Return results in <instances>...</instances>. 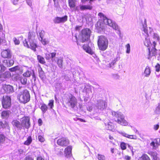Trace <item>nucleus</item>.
I'll list each match as a JSON object with an SVG mask.
<instances>
[{
	"mask_svg": "<svg viewBox=\"0 0 160 160\" xmlns=\"http://www.w3.org/2000/svg\"><path fill=\"white\" fill-rule=\"evenodd\" d=\"M98 15L100 17L101 20H103L105 24L108 25L112 27L113 29L117 31V33L118 34H120V31L118 28V26L114 22L112 21L111 19H108L101 12L99 13L98 14Z\"/></svg>",
	"mask_w": 160,
	"mask_h": 160,
	"instance_id": "f257e3e1",
	"label": "nucleus"
},
{
	"mask_svg": "<svg viewBox=\"0 0 160 160\" xmlns=\"http://www.w3.org/2000/svg\"><path fill=\"white\" fill-rule=\"evenodd\" d=\"M17 98L19 101L22 103H26L30 100V95L29 91L26 89L19 92Z\"/></svg>",
	"mask_w": 160,
	"mask_h": 160,
	"instance_id": "f03ea898",
	"label": "nucleus"
},
{
	"mask_svg": "<svg viewBox=\"0 0 160 160\" xmlns=\"http://www.w3.org/2000/svg\"><path fill=\"white\" fill-rule=\"evenodd\" d=\"M28 39L29 40V45L28 44V42L25 40L23 41V44L24 46L28 48H30L33 50L34 51H36V48L37 45L35 43V39L34 36L33 35L32 32H29L28 33Z\"/></svg>",
	"mask_w": 160,
	"mask_h": 160,
	"instance_id": "7ed1b4c3",
	"label": "nucleus"
},
{
	"mask_svg": "<svg viewBox=\"0 0 160 160\" xmlns=\"http://www.w3.org/2000/svg\"><path fill=\"white\" fill-rule=\"evenodd\" d=\"M112 115L117 118V120L116 121L119 124L122 125L126 126L127 125V122L124 119V117L123 115L120 112L112 111Z\"/></svg>",
	"mask_w": 160,
	"mask_h": 160,
	"instance_id": "20e7f679",
	"label": "nucleus"
},
{
	"mask_svg": "<svg viewBox=\"0 0 160 160\" xmlns=\"http://www.w3.org/2000/svg\"><path fill=\"white\" fill-rule=\"evenodd\" d=\"M98 44L100 50H105L108 46V41L107 38L103 36L98 37Z\"/></svg>",
	"mask_w": 160,
	"mask_h": 160,
	"instance_id": "39448f33",
	"label": "nucleus"
},
{
	"mask_svg": "<svg viewBox=\"0 0 160 160\" xmlns=\"http://www.w3.org/2000/svg\"><path fill=\"white\" fill-rule=\"evenodd\" d=\"M91 33L90 30L88 28H86L82 30L79 35L81 42H84L88 41L89 39Z\"/></svg>",
	"mask_w": 160,
	"mask_h": 160,
	"instance_id": "423d86ee",
	"label": "nucleus"
},
{
	"mask_svg": "<svg viewBox=\"0 0 160 160\" xmlns=\"http://www.w3.org/2000/svg\"><path fill=\"white\" fill-rule=\"evenodd\" d=\"M77 103L76 98L72 94L68 96L67 98L66 104L67 105L72 109H74L77 106Z\"/></svg>",
	"mask_w": 160,
	"mask_h": 160,
	"instance_id": "0eeeda50",
	"label": "nucleus"
},
{
	"mask_svg": "<svg viewBox=\"0 0 160 160\" xmlns=\"http://www.w3.org/2000/svg\"><path fill=\"white\" fill-rule=\"evenodd\" d=\"M2 104L4 108H8L11 104V98L8 96H3L2 100Z\"/></svg>",
	"mask_w": 160,
	"mask_h": 160,
	"instance_id": "6e6552de",
	"label": "nucleus"
},
{
	"mask_svg": "<svg viewBox=\"0 0 160 160\" xmlns=\"http://www.w3.org/2000/svg\"><path fill=\"white\" fill-rule=\"evenodd\" d=\"M21 125L22 129L25 128L28 129L30 126V118L29 117H24L21 118Z\"/></svg>",
	"mask_w": 160,
	"mask_h": 160,
	"instance_id": "1a4fd4ad",
	"label": "nucleus"
},
{
	"mask_svg": "<svg viewBox=\"0 0 160 160\" xmlns=\"http://www.w3.org/2000/svg\"><path fill=\"white\" fill-rule=\"evenodd\" d=\"M143 31L144 33L146 34V35H145V36H147L145 38V40L144 41V44L145 46L147 47L150 46V45L152 46L153 45V43L152 44L150 41L149 38H148V36L149 34L148 33V30L147 29V27H146V23L145 24H144L143 25Z\"/></svg>",
	"mask_w": 160,
	"mask_h": 160,
	"instance_id": "9d476101",
	"label": "nucleus"
},
{
	"mask_svg": "<svg viewBox=\"0 0 160 160\" xmlns=\"http://www.w3.org/2000/svg\"><path fill=\"white\" fill-rule=\"evenodd\" d=\"M95 106L98 109L103 110L106 108L107 104L104 101L100 99L97 100L95 103Z\"/></svg>",
	"mask_w": 160,
	"mask_h": 160,
	"instance_id": "9b49d317",
	"label": "nucleus"
},
{
	"mask_svg": "<svg viewBox=\"0 0 160 160\" xmlns=\"http://www.w3.org/2000/svg\"><path fill=\"white\" fill-rule=\"evenodd\" d=\"M156 45V43L155 41H154L153 42V45L151 46L152 48L151 51L150 50V47L148 48L149 54L148 57V59H150L152 57L155 56L156 55L157 51V50L155 48Z\"/></svg>",
	"mask_w": 160,
	"mask_h": 160,
	"instance_id": "f8f14e48",
	"label": "nucleus"
},
{
	"mask_svg": "<svg viewBox=\"0 0 160 160\" xmlns=\"http://www.w3.org/2000/svg\"><path fill=\"white\" fill-rule=\"evenodd\" d=\"M69 141L66 138H62L58 139L57 141V144L62 146H66L68 145Z\"/></svg>",
	"mask_w": 160,
	"mask_h": 160,
	"instance_id": "ddd939ff",
	"label": "nucleus"
},
{
	"mask_svg": "<svg viewBox=\"0 0 160 160\" xmlns=\"http://www.w3.org/2000/svg\"><path fill=\"white\" fill-rule=\"evenodd\" d=\"M83 49L86 52L92 55V56L94 58L97 59V57L95 54L94 53L91 49L90 48L88 45H83Z\"/></svg>",
	"mask_w": 160,
	"mask_h": 160,
	"instance_id": "4468645a",
	"label": "nucleus"
},
{
	"mask_svg": "<svg viewBox=\"0 0 160 160\" xmlns=\"http://www.w3.org/2000/svg\"><path fill=\"white\" fill-rule=\"evenodd\" d=\"M68 16L66 15L62 17H57L53 20L54 22L55 23H63L67 20Z\"/></svg>",
	"mask_w": 160,
	"mask_h": 160,
	"instance_id": "2eb2a0df",
	"label": "nucleus"
},
{
	"mask_svg": "<svg viewBox=\"0 0 160 160\" xmlns=\"http://www.w3.org/2000/svg\"><path fill=\"white\" fill-rule=\"evenodd\" d=\"M2 57L5 58H11L12 54L11 51L9 49L5 50L1 52Z\"/></svg>",
	"mask_w": 160,
	"mask_h": 160,
	"instance_id": "dca6fc26",
	"label": "nucleus"
},
{
	"mask_svg": "<svg viewBox=\"0 0 160 160\" xmlns=\"http://www.w3.org/2000/svg\"><path fill=\"white\" fill-rule=\"evenodd\" d=\"M12 124L14 127H16L19 130H21L22 129L21 123L16 119L13 120Z\"/></svg>",
	"mask_w": 160,
	"mask_h": 160,
	"instance_id": "f3484780",
	"label": "nucleus"
},
{
	"mask_svg": "<svg viewBox=\"0 0 160 160\" xmlns=\"http://www.w3.org/2000/svg\"><path fill=\"white\" fill-rule=\"evenodd\" d=\"M3 89L7 93H12L14 91L12 86L9 85H5L3 87Z\"/></svg>",
	"mask_w": 160,
	"mask_h": 160,
	"instance_id": "a211bd4d",
	"label": "nucleus"
},
{
	"mask_svg": "<svg viewBox=\"0 0 160 160\" xmlns=\"http://www.w3.org/2000/svg\"><path fill=\"white\" fill-rule=\"evenodd\" d=\"M3 65L6 67H9L13 65L14 61L13 60H5L3 61Z\"/></svg>",
	"mask_w": 160,
	"mask_h": 160,
	"instance_id": "6ab92c4d",
	"label": "nucleus"
},
{
	"mask_svg": "<svg viewBox=\"0 0 160 160\" xmlns=\"http://www.w3.org/2000/svg\"><path fill=\"white\" fill-rule=\"evenodd\" d=\"M10 76L11 73L8 71H6L3 73H0V78L2 80L8 78Z\"/></svg>",
	"mask_w": 160,
	"mask_h": 160,
	"instance_id": "aec40b11",
	"label": "nucleus"
},
{
	"mask_svg": "<svg viewBox=\"0 0 160 160\" xmlns=\"http://www.w3.org/2000/svg\"><path fill=\"white\" fill-rule=\"evenodd\" d=\"M72 148L71 146H69L66 148L64 150V153L66 157H68L71 154Z\"/></svg>",
	"mask_w": 160,
	"mask_h": 160,
	"instance_id": "412c9836",
	"label": "nucleus"
},
{
	"mask_svg": "<svg viewBox=\"0 0 160 160\" xmlns=\"http://www.w3.org/2000/svg\"><path fill=\"white\" fill-rule=\"evenodd\" d=\"M11 113V112L9 110L3 111L1 114L2 117L3 118L7 119L9 117Z\"/></svg>",
	"mask_w": 160,
	"mask_h": 160,
	"instance_id": "4be33fe9",
	"label": "nucleus"
},
{
	"mask_svg": "<svg viewBox=\"0 0 160 160\" xmlns=\"http://www.w3.org/2000/svg\"><path fill=\"white\" fill-rule=\"evenodd\" d=\"M105 124L108 129L112 131H114V126L113 123L112 122H109L107 123V125L106 123H105Z\"/></svg>",
	"mask_w": 160,
	"mask_h": 160,
	"instance_id": "5701e85b",
	"label": "nucleus"
},
{
	"mask_svg": "<svg viewBox=\"0 0 160 160\" xmlns=\"http://www.w3.org/2000/svg\"><path fill=\"white\" fill-rule=\"evenodd\" d=\"M69 6L71 8H74L77 4V0H68Z\"/></svg>",
	"mask_w": 160,
	"mask_h": 160,
	"instance_id": "b1692460",
	"label": "nucleus"
},
{
	"mask_svg": "<svg viewBox=\"0 0 160 160\" xmlns=\"http://www.w3.org/2000/svg\"><path fill=\"white\" fill-rule=\"evenodd\" d=\"M151 73V70L150 69V68L148 66H147L144 72V74H145L144 77H148L150 74Z\"/></svg>",
	"mask_w": 160,
	"mask_h": 160,
	"instance_id": "393cba45",
	"label": "nucleus"
},
{
	"mask_svg": "<svg viewBox=\"0 0 160 160\" xmlns=\"http://www.w3.org/2000/svg\"><path fill=\"white\" fill-rule=\"evenodd\" d=\"M92 8V7L89 5H80V10L83 11L86 9L91 10Z\"/></svg>",
	"mask_w": 160,
	"mask_h": 160,
	"instance_id": "a878e982",
	"label": "nucleus"
},
{
	"mask_svg": "<svg viewBox=\"0 0 160 160\" xmlns=\"http://www.w3.org/2000/svg\"><path fill=\"white\" fill-rule=\"evenodd\" d=\"M152 158L153 160H159V158L157 156V153L156 152H151L149 153Z\"/></svg>",
	"mask_w": 160,
	"mask_h": 160,
	"instance_id": "bb28decb",
	"label": "nucleus"
},
{
	"mask_svg": "<svg viewBox=\"0 0 160 160\" xmlns=\"http://www.w3.org/2000/svg\"><path fill=\"white\" fill-rule=\"evenodd\" d=\"M63 59L61 57L58 58L57 60V63L58 67L60 68H62Z\"/></svg>",
	"mask_w": 160,
	"mask_h": 160,
	"instance_id": "cd10ccee",
	"label": "nucleus"
},
{
	"mask_svg": "<svg viewBox=\"0 0 160 160\" xmlns=\"http://www.w3.org/2000/svg\"><path fill=\"white\" fill-rule=\"evenodd\" d=\"M37 59L38 62L42 64H44L45 62L44 58L41 56L38 55L37 56Z\"/></svg>",
	"mask_w": 160,
	"mask_h": 160,
	"instance_id": "c85d7f7f",
	"label": "nucleus"
},
{
	"mask_svg": "<svg viewBox=\"0 0 160 160\" xmlns=\"http://www.w3.org/2000/svg\"><path fill=\"white\" fill-rule=\"evenodd\" d=\"M41 109L43 113H45L48 109V107L46 105L43 103L42 104L41 107Z\"/></svg>",
	"mask_w": 160,
	"mask_h": 160,
	"instance_id": "c756f323",
	"label": "nucleus"
},
{
	"mask_svg": "<svg viewBox=\"0 0 160 160\" xmlns=\"http://www.w3.org/2000/svg\"><path fill=\"white\" fill-rule=\"evenodd\" d=\"M32 70L31 71H29L28 70H27L26 72L24 73L23 74V77H30L31 74H32Z\"/></svg>",
	"mask_w": 160,
	"mask_h": 160,
	"instance_id": "7c9ffc66",
	"label": "nucleus"
},
{
	"mask_svg": "<svg viewBox=\"0 0 160 160\" xmlns=\"http://www.w3.org/2000/svg\"><path fill=\"white\" fill-rule=\"evenodd\" d=\"M32 138L30 136L28 137L27 140L24 142V144L27 145H29L32 142Z\"/></svg>",
	"mask_w": 160,
	"mask_h": 160,
	"instance_id": "2f4dec72",
	"label": "nucleus"
},
{
	"mask_svg": "<svg viewBox=\"0 0 160 160\" xmlns=\"http://www.w3.org/2000/svg\"><path fill=\"white\" fill-rule=\"evenodd\" d=\"M27 78L25 77H21L20 81L22 84L26 85L27 83Z\"/></svg>",
	"mask_w": 160,
	"mask_h": 160,
	"instance_id": "473e14b6",
	"label": "nucleus"
},
{
	"mask_svg": "<svg viewBox=\"0 0 160 160\" xmlns=\"http://www.w3.org/2000/svg\"><path fill=\"white\" fill-rule=\"evenodd\" d=\"M117 58H118L115 59L111 63H110L108 65V67L112 68H114L115 63H116V62L118 60Z\"/></svg>",
	"mask_w": 160,
	"mask_h": 160,
	"instance_id": "72a5a7b5",
	"label": "nucleus"
},
{
	"mask_svg": "<svg viewBox=\"0 0 160 160\" xmlns=\"http://www.w3.org/2000/svg\"><path fill=\"white\" fill-rule=\"evenodd\" d=\"M9 70L11 72H15L17 70H20V68L18 66H17L10 68L9 69Z\"/></svg>",
	"mask_w": 160,
	"mask_h": 160,
	"instance_id": "f704fd0d",
	"label": "nucleus"
},
{
	"mask_svg": "<svg viewBox=\"0 0 160 160\" xmlns=\"http://www.w3.org/2000/svg\"><path fill=\"white\" fill-rule=\"evenodd\" d=\"M44 35V31L42 30L39 32V40H42V38H43Z\"/></svg>",
	"mask_w": 160,
	"mask_h": 160,
	"instance_id": "c9c22d12",
	"label": "nucleus"
},
{
	"mask_svg": "<svg viewBox=\"0 0 160 160\" xmlns=\"http://www.w3.org/2000/svg\"><path fill=\"white\" fill-rule=\"evenodd\" d=\"M97 158L99 160H105V157L103 155L98 154Z\"/></svg>",
	"mask_w": 160,
	"mask_h": 160,
	"instance_id": "e433bc0d",
	"label": "nucleus"
},
{
	"mask_svg": "<svg viewBox=\"0 0 160 160\" xmlns=\"http://www.w3.org/2000/svg\"><path fill=\"white\" fill-rule=\"evenodd\" d=\"M141 160H150V159L147 154H144L142 156Z\"/></svg>",
	"mask_w": 160,
	"mask_h": 160,
	"instance_id": "4c0bfd02",
	"label": "nucleus"
},
{
	"mask_svg": "<svg viewBox=\"0 0 160 160\" xmlns=\"http://www.w3.org/2000/svg\"><path fill=\"white\" fill-rule=\"evenodd\" d=\"M155 112L156 114H158L160 113V103L158 104V106L156 108Z\"/></svg>",
	"mask_w": 160,
	"mask_h": 160,
	"instance_id": "58836bf2",
	"label": "nucleus"
},
{
	"mask_svg": "<svg viewBox=\"0 0 160 160\" xmlns=\"http://www.w3.org/2000/svg\"><path fill=\"white\" fill-rule=\"evenodd\" d=\"M6 137L2 134H0V143H3L5 140Z\"/></svg>",
	"mask_w": 160,
	"mask_h": 160,
	"instance_id": "ea45409f",
	"label": "nucleus"
},
{
	"mask_svg": "<svg viewBox=\"0 0 160 160\" xmlns=\"http://www.w3.org/2000/svg\"><path fill=\"white\" fill-rule=\"evenodd\" d=\"M53 102L54 100H51L49 101L48 105L50 107L51 109H52L53 107Z\"/></svg>",
	"mask_w": 160,
	"mask_h": 160,
	"instance_id": "a19ab883",
	"label": "nucleus"
},
{
	"mask_svg": "<svg viewBox=\"0 0 160 160\" xmlns=\"http://www.w3.org/2000/svg\"><path fill=\"white\" fill-rule=\"evenodd\" d=\"M120 147L122 149L125 150L126 148V144L124 142H122L120 144Z\"/></svg>",
	"mask_w": 160,
	"mask_h": 160,
	"instance_id": "79ce46f5",
	"label": "nucleus"
},
{
	"mask_svg": "<svg viewBox=\"0 0 160 160\" xmlns=\"http://www.w3.org/2000/svg\"><path fill=\"white\" fill-rule=\"evenodd\" d=\"M45 58L47 60H49L51 58L50 53H46Z\"/></svg>",
	"mask_w": 160,
	"mask_h": 160,
	"instance_id": "37998d69",
	"label": "nucleus"
},
{
	"mask_svg": "<svg viewBox=\"0 0 160 160\" xmlns=\"http://www.w3.org/2000/svg\"><path fill=\"white\" fill-rule=\"evenodd\" d=\"M13 40L15 45H18L19 44V41L16 38H14Z\"/></svg>",
	"mask_w": 160,
	"mask_h": 160,
	"instance_id": "c03bdc74",
	"label": "nucleus"
},
{
	"mask_svg": "<svg viewBox=\"0 0 160 160\" xmlns=\"http://www.w3.org/2000/svg\"><path fill=\"white\" fill-rule=\"evenodd\" d=\"M153 38L157 41H158L159 39L158 35L157 33H154Z\"/></svg>",
	"mask_w": 160,
	"mask_h": 160,
	"instance_id": "a18cd8bd",
	"label": "nucleus"
},
{
	"mask_svg": "<svg viewBox=\"0 0 160 160\" xmlns=\"http://www.w3.org/2000/svg\"><path fill=\"white\" fill-rule=\"evenodd\" d=\"M41 41L43 45H46L48 43V41L46 40L45 39H43V38H42V40H39Z\"/></svg>",
	"mask_w": 160,
	"mask_h": 160,
	"instance_id": "49530a36",
	"label": "nucleus"
},
{
	"mask_svg": "<svg viewBox=\"0 0 160 160\" xmlns=\"http://www.w3.org/2000/svg\"><path fill=\"white\" fill-rule=\"evenodd\" d=\"M6 68L5 66L2 65H0V72H2L5 71Z\"/></svg>",
	"mask_w": 160,
	"mask_h": 160,
	"instance_id": "de8ad7c7",
	"label": "nucleus"
},
{
	"mask_svg": "<svg viewBox=\"0 0 160 160\" xmlns=\"http://www.w3.org/2000/svg\"><path fill=\"white\" fill-rule=\"evenodd\" d=\"M38 139L39 141L41 142H43L45 140L44 138L41 135H39L38 136Z\"/></svg>",
	"mask_w": 160,
	"mask_h": 160,
	"instance_id": "09e8293b",
	"label": "nucleus"
},
{
	"mask_svg": "<svg viewBox=\"0 0 160 160\" xmlns=\"http://www.w3.org/2000/svg\"><path fill=\"white\" fill-rule=\"evenodd\" d=\"M150 145L152 146L153 149H155L158 146L156 144V143L154 141L150 143Z\"/></svg>",
	"mask_w": 160,
	"mask_h": 160,
	"instance_id": "8fccbe9b",
	"label": "nucleus"
},
{
	"mask_svg": "<svg viewBox=\"0 0 160 160\" xmlns=\"http://www.w3.org/2000/svg\"><path fill=\"white\" fill-rule=\"evenodd\" d=\"M154 142H155L156 144L158 146V145L160 143V139L159 138H157L154 140Z\"/></svg>",
	"mask_w": 160,
	"mask_h": 160,
	"instance_id": "3c124183",
	"label": "nucleus"
},
{
	"mask_svg": "<svg viewBox=\"0 0 160 160\" xmlns=\"http://www.w3.org/2000/svg\"><path fill=\"white\" fill-rule=\"evenodd\" d=\"M126 47L127 48L126 52L127 53H129L130 51V46L129 44H127L126 45Z\"/></svg>",
	"mask_w": 160,
	"mask_h": 160,
	"instance_id": "603ef678",
	"label": "nucleus"
},
{
	"mask_svg": "<svg viewBox=\"0 0 160 160\" xmlns=\"http://www.w3.org/2000/svg\"><path fill=\"white\" fill-rule=\"evenodd\" d=\"M51 58L52 61L53 60V58H54L56 55V52H54L52 53H50Z\"/></svg>",
	"mask_w": 160,
	"mask_h": 160,
	"instance_id": "864d4df0",
	"label": "nucleus"
},
{
	"mask_svg": "<svg viewBox=\"0 0 160 160\" xmlns=\"http://www.w3.org/2000/svg\"><path fill=\"white\" fill-rule=\"evenodd\" d=\"M156 71L157 72H158L160 71V65L158 63L155 66Z\"/></svg>",
	"mask_w": 160,
	"mask_h": 160,
	"instance_id": "5fc2aeb1",
	"label": "nucleus"
},
{
	"mask_svg": "<svg viewBox=\"0 0 160 160\" xmlns=\"http://www.w3.org/2000/svg\"><path fill=\"white\" fill-rule=\"evenodd\" d=\"M31 75L32 76V78H33L34 81H35L36 80V77L34 71L33 70H32V72Z\"/></svg>",
	"mask_w": 160,
	"mask_h": 160,
	"instance_id": "6e6d98bb",
	"label": "nucleus"
},
{
	"mask_svg": "<svg viewBox=\"0 0 160 160\" xmlns=\"http://www.w3.org/2000/svg\"><path fill=\"white\" fill-rule=\"evenodd\" d=\"M120 133H121L122 135L123 136L126 137H128V138H129V137L130 136V135L127 134V133L124 132H119Z\"/></svg>",
	"mask_w": 160,
	"mask_h": 160,
	"instance_id": "4d7b16f0",
	"label": "nucleus"
},
{
	"mask_svg": "<svg viewBox=\"0 0 160 160\" xmlns=\"http://www.w3.org/2000/svg\"><path fill=\"white\" fill-rule=\"evenodd\" d=\"M80 10V5L75 7L74 10L78 12H79Z\"/></svg>",
	"mask_w": 160,
	"mask_h": 160,
	"instance_id": "13d9d810",
	"label": "nucleus"
},
{
	"mask_svg": "<svg viewBox=\"0 0 160 160\" xmlns=\"http://www.w3.org/2000/svg\"><path fill=\"white\" fill-rule=\"evenodd\" d=\"M113 78L116 79H119L120 76L117 74H115L113 75Z\"/></svg>",
	"mask_w": 160,
	"mask_h": 160,
	"instance_id": "bf43d9fd",
	"label": "nucleus"
},
{
	"mask_svg": "<svg viewBox=\"0 0 160 160\" xmlns=\"http://www.w3.org/2000/svg\"><path fill=\"white\" fill-rule=\"evenodd\" d=\"M74 120L75 121H77V120H79L81 122H86V121L82 119H81V118H77L76 119H74Z\"/></svg>",
	"mask_w": 160,
	"mask_h": 160,
	"instance_id": "052dcab7",
	"label": "nucleus"
},
{
	"mask_svg": "<svg viewBox=\"0 0 160 160\" xmlns=\"http://www.w3.org/2000/svg\"><path fill=\"white\" fill-rule=\"evenodd\" d=\"M26 1L27 4L29 6H32V0H27Z\"/></svg>",
	"mask_w": 160,
	"mask_h": 160,
	"instance_id": "680f3d73",
	"label": "nucleus"
},
{
	"mask_svg": "<svg viewBox=\"0 0 160 160\" xmlns=\"http://www.w3.org/2000/svg\"><path fill=\"white\" fill-rule=\"evenodd\" d=\"M24 160H34L31 157L29 156H27L25 158Z\"/></svg>",
	"mask_w": 160,
	"mask_h": 160,
	"instance_id": "e2e57ef3",
	"label": "nucleus"
},
{
	"mask_svg": "<svg viewBox=\"0 0 160 160\" xmlns=\"http://www.w3.org/2000/svg\"><path fill=\"white\" fill-rule=\"evenodd\" d=\"M0 126L2 128H5V124L2 122H0Z\"/></svg>",
	"mask_w": 160,
	"mask_h": 160,
	"instance_id": "0e129e2a",
	"label": "nucleus"
},
{
	"mask_svg": "<svg viewBox=\"0 0 160 160\" xmlns=\"http://www.w3.org/2000/svg\"><path fill=\"white\" fill-rule=\"evenodd\" d=\"M37 160H45L44 158L41 156H38L37 158Z\"/></svg>",
	"mask_w": 160,
	"mask_h": 160,
	"instance_id": "69168bd1",
	"label": "nucleus"
},
{
	"mask_svg": "<svg viewBox=\"0 0 160 160\" xmlns=\"http://www.w3.org/2000/svg\"><path fill=\"white\" fill-rule=\"evenodd\" d=\"M159 127V125L158 124H157L156 125H155L154 126V129L155 130H158Z\"/></svg>",
	"mask_w": 160,
	"mask_h": 160,
	"instance_id": "338daca9",
	"label": "nucleus"
},
{
	"mask_svg": "<svg viewBox=\"0 0 160 160\" xmlns=\"http://www.w3.org/2000/svg\"><path fill=\"white\" fill-rule=\"evenodd\" d=\"M124 158L126 160H130V157L128 156H125L124 157Z\"/></svg>",
	"mask_w": 160,
	"mask_h": 160,
	"instance_id": "774afa93",
	"label": "nucleus"
}]
</instances>
